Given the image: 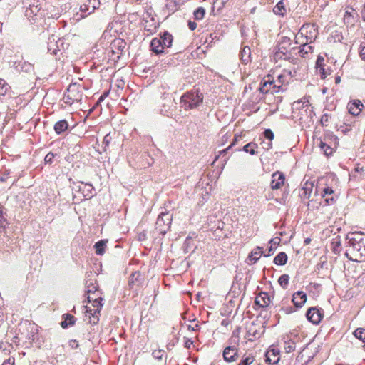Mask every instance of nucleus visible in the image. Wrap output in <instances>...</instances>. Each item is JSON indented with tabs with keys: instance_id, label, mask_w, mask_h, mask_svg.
<instances>
[{
	"instance_id": "nucleus-40",
	"label": "nucleus",
	"mask_w": 365,
	"mask_h": 365,
	"mask_svg": "<svg viewBox=\"0 0 365 365\" xmlns=\"http://www.w3.org/2000/svg\"><path fill=\"white\" fill-rule=\"evenodd\" d=\"M171 100L169 99L168 102L163 103L160 109V113L164 116H170L171 115Z\"/></svg>"
},
{
	"instance_id": "nucleus-3",
	"label": "nucleus",
	"mask_w": 365,
	"mask_h": 365,
	"mask_svg": "<svg viewBox=\"0 0 365 365\" xmlns=\"http://www.w3.org/2000/svg\"><path fill=\"white\" fill-rule=\"evenodd\" d=\"M82 97L83 91L81 86L76 83H71L64 93L63 101L66 104L71 106L74 103H80Z\"/></svg>"
},
{
	"instance_id": "nucleus-56",
	"label": "nucleus",
	"mask_w": 365,
	"mask_h": 365,
	"mask_svg": "<svg viewBox=\"0 0 365 365\" xmlns=\"http://www.w3.org/2000/svg\"><path fill=\"white\" fill-rule=\"evenodd\" d=\"M242 137V134H235V137H234L231 144L229 145V147L232 148L234 145H235L237 144L238 140L240 139H241Z\"/></svg>"
},
{
	"instance_id": "nucleus-21",
	"label": "nucleus",
	"mask_w": 365,
	"mask_h": 365,
	"mask_svg": "<svg viewBox=\"0 0 365 365\" xmlns=\"http://www.w3.org/2000/svg\"><path fill=\"white\" fill-rule=\"evenodd\" d=\"M306 38L307 42L302 43V45H301L299 47V53L300 56L302 58H308L309 56V54H311L313 52L314 49L313 46L308 43V39L310 40V43L312 42L311 38H308L307 36Z\"/></svg>"
},
{
	"instance_id": "nucleus-28",
	"label": "nucleus",
	"mask_w": 365,
	"mask_h": 365,
	"mask_svg": "<svg viewBox=\"0 0 365 365\" xmlns=\"http://www.w3.org/2000/svg\"><path fill=\"white\" fill-rule=\"evenodd\" d=\"M240 56L242 62L245 64L251 61V49L249 46H245L242 48L240 53Z\"/></svg>"
},
{
	"instance_id": "nucleus-29",
	"label": "nucleus",
	"mask_w": 365,
	"mask_h": 365,
	"mask_svg": "<svg viewBox=\"0 0 365 365\" xmlns=\"http://www.w3.org/2000/svg\"><path fill=\"white\" fill-rule=\"evenodd\" d=\"M151 50L156 54L163 52L161 39L160 38H154L150 42Z\"/></svg>"
},
{
	"instance_id": "nucleus-31",
	"label": "nucleus",
	"mask_w": 365,
	"mask_h": 365,
	"mask_svg": "<svg viewBox=\"0 0 365 365\" xmlns=\"http://www.w3.org/2000/svg\"><path fill=\"white\" fill-rule=\"evenodd\" d=\"M143 278L142 274L140 272H133L129 279L128 285L130 288L133 289L135 284H140Z\"/></svg>"
},
{
	"instance_id": "nucleus-38",
	"label": "nucleus",
	"mask_w": 365,
	"mask_h": 365,
	"mask_svg": "<svg viewBox=\"0 0 365 365\" xmlns=\"http://www.w3.org/2000/svg\"><path fill=\"white\" fill-rule=\"evenodd\" d=\"M287 262V255L285 252H279L274 259V263L277 265H284Z\"/></svg>"
},
{
	"instance_id": "nucleus-44",
	"label": "nucleus",
	"mask_w": 365,
	"mask_h": 365,
	"mask_svg": "<svg viewBox=\"0 0 365 365\" xmlns=\"http://www.w3.org/2000/svg\"><path fill=\"white\" fill-rule=\"evenodd\" d=\"M319 146L321 150L323 151L324 154L326 156H329V155H332V153H333L332 148H331L326 143L323 142L322 140H320Z\"/></svg>"
},
{
	"instance_id": "nucleus-15",
	"label": "nucleus",
	"mask_w": 365,
	"mask_h": 365,
	"mask_svg": "<svg viewBox=\"0 0 365 365\" xmlns=\"http://www.w3.org/2000/svg\"><path fill=\"white\" fill-rule=\"evenodd\" d=\"M307 319L314 324L320 322L322 316L321 312L316 307L309 308L306 313Z\"/></svg>"
},
{
	"instance_id": "nucleus-54",
	"label": "nucleus",
	"mask_w": 365,
	"mask_h": 365,
	"mask_svg": "<svg viewBox=\"0 0 365 365\" xmlns=\"http://www.w3.org/2000/svg\"><path fill=\"white\" fill-rule=\"evenodd\" d=\"M264 136L267 139L272 140L274 139V133L270 129H266L264 133Z\"/></svg>"
},
{
	"instance_id": "nucleus-30",
	"label": "nucleus",
	"mask_w": 365,
	"mask_h": 365,
	"mask_svg": "<svg viewBox=\"0 0 365 365\" xmlns=\"http://www.w3.org/2000/svg\"><path fill=\"white\" fill-rule=\"evenodd\" d=\"M54 130L56 134L61 135L68 129V123L66 120H61L54 125Z\"/></svg>"
},
{
	"instance_id": "nucleus-9",
	"label": "nucleus",
	"mask_w": 365,
	"mask_h": 365,
	"mask_svg": "<svg viewBox=\"0 0 365 365\" xmlns=\"http://www.w3.org/2000/svg\"><path fill=\"white\" fill-rule=\"evenodd\" d=\"M88 302H92V306L94 307L93 309H91L90 307H87L86 312L91 314L93 317H96L97 321L98 320V315L100 314V312L102 309L103 304L102 301L103 299L101 297L100 294H97L96 298H91V296L88 295Z\"/></svg>"
},
{
	"instance_id": "nucleus-50",
	"label": "nucleus",
	"mask_w": 365,
	"mask_h": 365,
	"mask_svg": "<svg viewBox=\"0 0 365 365\" xmlns=\"http://www.w3.org/2000/svg\"><path fill=\"white\" fill-rule=\"evenodd\" d=\"M112 140V137L110 134H106L103 140L102 144H103V152H106L107 150V148L109 146L110 143Z\"/></svg>"
},
{
	"instance_id": "nucleus-22",
	"label": "nucleus",
	"mask_w": 365,
	"mask_h": 365,
	"mask_svg": "<svg viewBox=\"0 0 365 365\" xmlns=\"http://www.w3.org/2000/svg\"><path fill=\"white\" fill-rule=\"evenodd\" d=\"M272 86L273 92L278 93L279 91H284L287 89V85L285 84V76L283 74L279 75L277 79Z\"/></svg>"
},
{
	"instance_id": "nucleus-60",
	"label": "nucleus",
	"mask_w": 365,
	"mask_h": 365,
	"mask_svg": "<svg viewBox=\"0 0 365 365\" xmlns=\"http://www.w3.org/2000/svg\"><path fill=\"white\" fill-rule=\"evenodd\" d=\"M15 364V359L14 357H9L8 359L5 360L2 365H14Z\"/></svg>"
},
{
	"instance_id": "nucleus-25",
	"label": "nucleus",
	"mask_w": 365,
	"mask_h": 365,
	"mask_svg": "<svg viewBox=\"0 0 365 365\" xmlns=\"http://www.w3.org/2000/svg\"><path fill=\"white\" fill-rule=\"evenodd\" d=\"M359 14L354 12V9L352 7H346L345 14H344V22L348 24H353L354 21H356L354 19H358Z\"/></svg>"
},
{
	"instance_id": "nucleus-14",
	"label": "nucleus",
	"mask_w": 365,
	"mask_h": 365,
	"mask_svg": "<svg viewBox=\"0 0 365 365\" xmlns=\"http://www.w3.org/2000/svg\"><path fill=\"white\" fill-rule=\"evenodd\" d=\"M285 181V175L284 173L277 171L272 175V180L270 183L272 190H277L284 185Z\"/></svg>"
},
{
	"instance_id": "nucleus-19",
	"label": "nucleus",
	"mask_w": 365,
	"mask_h": 365,
	"mask_svg": "<svg viewBox=\"0 0 365 365\" xmlns=\"http://www.w3.org/2000/svg\"><path fill=\"white\" fill-rule=\"evenodd\" d=\"M307 301V294L302 291H298L293 294L292 302L296 308H301Z\"/></svg>"
},
{
	"instance_id": "nucleus-17",
	"label": "nucleus",
	"mask_w": 365,
	"mask_h": 365,
	"mask_svg": "<svg viewBox=\"0 0 365 365\" xmlns=\"http://www.w3.org/2000/svg\"><path fill=\"white\" fill-rule=\"evenodd\" d=\"M274 83H275L274 80H273L270 76H267V78H264L261 81L259 91L264 94L268 93L269 91L274 93L272 88Z\"/></svg>"
},
{
	"instance_id": "nucleus-33",
	"label": "nucleus",
	"mask_w": 365,
	"mask_h": 365,
	"mask_svg": "<svg viewBox=\"0 0 365 365\" xmlns=\"http://www.w3.org/2000/svg\"><path fill=\"white\" fill-rule=\"evenodd\" d=\"M258 145L253 143L250 142L247 144H246L242 149L238 148L237 149V151L243 150L245 153H250V155H257L258 153L257 151H256V148H257Z\"/></svg>"
},
{
	"instance_id": "nucleus-13",
	"label": "nucleus",
	"mask_w": 365,
	"mask_h": 365,
	"mask_svg": "<svg viewBox=\"0 0 365 365\" xmlns=\"http://www.w3.org/2000/svg\"><path fill=\"white\" fill-rule=\"evenodd\" d=\"M60 45H63V41L59 38L52 35L48 38V51L53 55H56L57 52L60 51Z\"/></svg>"
},
{
	"instance_id": "nucleus-48",
	"label": "nucleus",
	"mask_w": 365,
	"mask_h": 365,
	"mask_svg": "<svg viewBox=\"0 0 365 365\" xmlns=\"http://www.w3.org/2000/svg\"><path fill=\"white\" fill-rule=\"evenodd\" d=\"M205 14V9L202 7H198L195 10L193 15L195 20H201L204 18Z\"/></svg>"
},
{
	"instance_id": "nucleus-1",
	"label": "nucleus",
	"mask_w": 365,
	"mask_h": 365,
	"mask_svg": "<svg viewBox=\"0 0 365 365\" xmlns=\"http://www.w3.org/2000/svg\"><path fill=\"white\" fill-rule=\"evenodd\" d=\"M346 257L351 261H365V234L361 232L349 233L345 239Z\"/></svg>"
},
{
	"instance_id": "nucleus-24",
	"label": "nucleus",
	"mask_w": 365,
	"mask_h": 365,
	"mask_svg": "<svg viewBox=\"0 0 365 365\" xmlns=\"http://www.w3.org/2000/svg\"><path fill=\"white\" fill-rule=\"evenodd\" d=\"M11 87L5 80L0 78V101L6 97L11 96Z\"/></svg>"
},
{
	"instance_id": "nucleus-2",
	"label": "nucleus",
	"mask_w": 365,
	"mask_h": 365,
	"mask_svg": "<svg viewBox=\"0 0 365 365\" xmlns=\"http://www.w3.org/2000/svg\"><path fill=\"white\" fill-rule=\"evenodd\" d=\"M203 101V94L198 89L190 90L180 97L181 106L185 110L197 108Z\"/></svg>"
},
{
	"instance_id": "nucleus-61",
	"label": "nucleus",
	"mask_w": 365,
	"mask_h": 365,
	"mask_svg": "<svg viewBox=\"0 0 365 365\" xmlns=\"http://www.w3.org/2000/svg\"><path fill=\"white\" fill-rule=\"evenodd\" d=\"M192 344H193V341L191 339H190L188 338H185L184 346L186 349H190Z\"/></svg>"
},
{
	"instance_id": "nucleus-62",
	"label": "nucleus",
	"mask_w": 365,
	"mask_h": 365,
	"mask_svg": "<svg viewBox=\"0 0 365 365\" xmlns=\"http://www.w3.org/2000/svg\"><path fill=\"white\" fill-rule=\"evenodd\" d=\"M320 76L322 79H324L327 76V73L326 72L324 67L319 68Z\"/></svg>"
},
{
	"instance_id": "nucleus-59",
	"label": "nucleus",
	"mask_w": 365,
	"mask_h": 365,
	"mask_svg": "<svg viewBox=\"0 0 365 365\" xmlns=\"http://www.w3.org/2000/svg\"><path fill=\"white\" fill-rule=\"evenodd\" d=\"M329 114H324L322 116V118H321V123L323 125H327V123L329 121Z\"/></svg>"
},
{
	"instance_id": "nucleus-7",
	"label": "nucleus",
	"mask_w": 365,
	"mask_h": 365,
	"mask_svg": "<svg viewBox=\"0 0 365 365\" xmlns=\"http://www.w3.org/2000/svg\"><path fill=\"white\" fill-rule=\"evenodd\" d=\"M292 45V41L290 38L287 36L282 37L279 45H278V50L275 53L276 57L279 58H282L284 57L285 59L287 58V53L289 52V50L294 49V47H291Z\"/></svg>"
},
{
	"instance_id": "nucleus-8",
	"label": "nucleus",
	"mask_w": 365,
	"mask_h": 365,
	"mask_svg": "<svg viewBox=\"0 0 365 365\" xmlns=\"http://www.w3.org/2000/svg\"><path fill=\"white\" fill-rule=\"evenodd\" d=\"M100 0H86L80 6L81 17L86 18L100 6Z\"/></svg>"
},
{
	"instance_id": "nucleus-23",
	"label": "nucleus",
	"mask_w": 365,
	"mask_h": 365,
	"mask_svg": "<svg viewBox=\"0 0 365 365\" xmlns=\"http://www.w3.org/2000/svg\"><path fill=\"white\" fill-rule=\"evenodd\" d=\"M334 191L331 187H326L323 189V194L322 197L324 199L326 205H332L335 202L336 200L334 197Z\"/></svg>"
},
{
	"instance_id": "nucleus-10",
	"label": "nucleus",
	"mask_w": 365,
	"mask_h": 365,
	"mask_svg": "<svg viewBox=\"0 0 365 365\" xmlns=\"http://www.w3.org/2000/svg\"><path fill=\"white\" fill-rule=\"evenodd\" d=\"M125 47L126 42L123 39L116 38L112 41L108 53H112L113 59H119Z\"/></svg>"
},
{
	"instance_id": "nucleus-64",
	"label": "nucleus",
	"mask_w": 365,
	"mask_h": 365,
	"mask_svg": "<svg viewBox=\"0 0 365 365\" xmlns=\"http://www.w3.org/2000/svg\"><path fill=\"white\" fill-rule=\"evenodd\" d=\"M360 56L362 60L365 61V46L363 47L360 51Z\"/></svg>"
},
{
	"instance_id": "nucleus-27",
	"label": "nucleus",
	"mask_w": 365,
	"mask_h": 365,
	"mask_svg": "<svg viewBox=\"0 0 365 365\" xmlns=\"http://www.w3.org/2000/svg\"><path fill=\"white\" fill-rule=\"evenodd\" d=\"M361 107H363V104L360 101H355L353 103H350L348 104L349 113L352 115L356 116L361 111Z\"/></svg>"
},
{
	"instance_id": "nucleus-5",
	"label": "nucleus",
	"mask_w": 365,
	"mask_h": 365,
	"mask_svg": "<svg viewBox=\"0 0 365 365\" xmlns=\"http://www.w3.org/2000/svg\"><path fill=\"white\" fill-rule=\"evenodd\" d=\"M172 219V213L168 211L161 212L155 222V230L161 235H165L170 227Z\"/></svg>"
},
{
	"instance_id": "nucleus-37",
	"label": "nucleus",
	"mask_w": 365,
	"mask_h": 365,
	"mask_svg": "<svg viewBox=\"0 0 365 365\" xmlns=\"http://www.w3.org/2000/svg\"><path fill=\"white\" fill-rule=\"evenodd\" d=\"M273 11L277 15L284 16L286 14L285 5L283 0L279 1L274 7Z\"/></svg>"
},
{
	"instance_id": "nucleus-47",
	"label": "nucleus",
	"mask_w": 365,
	"mask_h": 365,
	"mask_svg": "<svg viewBox=\"0 0 365 365\" xmlns=\"http://www.w3.org/2000/svg\"><path fill=\"white\" fill-rule=\"evenodd\" d=\"M289 276L287 274L281 275L278 279L279 285L284 289H287L289 284Z\"/></svg>"
},
{
	"instance_id": "nucleus-12",
	"label": "nucleus",
	"mask_w": 365,
	"mask_h": 365,
	"mask_svg": "<svg viewBox=\"0 0 365 365\" xmlns=\"http://www.w3.org/2000/svg\"><path fill=\"white\" fill-rule=\"evenodd\" d=\"M280 351L278 348L270 346L265 354V361L269 364H277L280 359Z\"/></svg>"
},
{
	"instance_id": "nucleus-57",
	"label": "nucleus",
	"mask_w": 365,
	"mask_h": 365,
	"mask_svg": "<svg viewBox=\"0 0 365 365\" xmlns=\"http://www.w3.org/2000/svg\"><path fill=\"white\" fill-rule=\"evenodd\" d=\"M280 311L283 312L286 314H291L294 312H295V309L292 307H282L280 309Z\"/></svg>"
},
{
	"instance_id": "nucleus-6",
	"label": "nucleus",
	"mask_w": 365,
	"mask_h": 365,
	"mask_svg": "<svg viewBox=\"0 0 365 365\" xmlns=\"http://www.w3.org/2000/svg\"><path fill=\"white\" fill-rule=\"evenodd\" d=\"M153 12V11L151 9H147L143 14L142 22L145 31H147L151 34L156 31L158 25Z\"/></svg>"
},
{
	"instance_id": "nucleus-35",
	"label": "nucleus",
	"mask_w": 365,
	"mask_h": 365,
	"mask_svg": "<svg viewBox=\"0 0 365 365\" xmlns=\"http://www.w3.org/2000/svg\"><path fill=\"white\" fill-rule=\"evenodd\" d=\"M108 240H101L98 241L94 245L95 252L98 255H103L105 253V248Z\"/></svg>"
},
{
	"instance_id": "nucleus-42",
	"label": "nucleus",
	"mask_w": 365,
	"mask_h": 365,
	"mask_svg": "<svg viewBox=\"0 0 365 365\" xmlns=\"http://www.w3.org/2000/svg\"><path fill=\"white\" fill-rule=\"evenodd\" d=\"M4 210L5 209L4 207H0V230H4L9 225L6 219V212Z\"/></svg>"
},
{
	"instance_id": "nucleus-36",
	"label": "nucleus",
	"mask_w": 365,
	"mask_h": 365,
	"mask_svg": "<svg viewBox=\"0 0 365 365\" xmlns=\"http://www.w3.org/2000/svg\"><path fill=\"white\" fill-rule=\"evenodd\" d=\"M264 252L262 248L260 247H257L250 255H249V258L250 261H252L253 263L257 262V261L259 259L262 255H264Z\"/></svg>"
},
{
	"instance_id": "nucleus-4",
	"label": "nucleus",
	"mask_w": 365,
	"mask_h": 365,
	"mask_svg": "<svg viewBox=\"0 0 365 365\" xmlns=\"http://www.w3.org/2000/svg\"><path fill=\"white\" fill-rule=\"evenodd\" d=\"M27 5L25 15L32 24L42 19L43 15L41 12V4L38 0H29Z\"/></svg>"
},
{
	"instance_id": "nucleus-52",
	"label": "nucleus",
	"mask_w": 365,
	"mask_h": 365,
	"mask_svg": "<svg viewBox=\"0 0 365 365\" xmlns=\"http://www.w3.org/2000/svg\"><path fill=\"white\" fill-rule=\"evenodd\" d=\"M254 361V357L252 356H248L246 358L243 359L241 362L238 365H250Z\"/></svg>"
},
{
	"instance_id": "nucleus-43",
	"label": "nucleus",
	"mask_w": 365,
	"mask_h": 365,
	"mask_svg": "<svg viewBox=\"0 0 365 365\" xmlns=\"http://www.w3.org/2000/svg\"><path fill=\"white\" fill-rule=\"evenodd\" d=\"M296 349V343L292 339H287L284 341V349L286 353H291Z\"/></svg>"
},
{
	"instance_id": "nucleus-41",
	"label": "nucleus",
	"mask_w": 365,
	"mask_h": 365,
	"mask_svg": "<svg viewBox=\"0 0 365 365\" xmlns=\"http://www.w3.org/2000/svg\"><path fill=\"white\" fill-rule=\"evenodd\" d=\"M184 250L186 252L191 251L193 248L195 247V245L193 242V237L187 236L183 243Z\"/></svg>"
},
{
	"instance_id": "nucleus-49",
	"label": "nucleus",
	"mask_w": 365,
	"mask_h": 365,
	"mask_svg": "<svg viewBox=\"0 0 365 365\" xmlns=\"http://www.w3.org/2000/svg\"><path fill=\"white\" fill-rule=\"evenodd\" d=\"M231 148L228 146L227 148L220 151L219 154L215 156L214 162L216 161L220 157H222V158H223L224 162H227V160L229 159V156H227V155L229 150Z\"/></svg>"
},
{
	"instance_id": "nucleus-26",
	"label": "nucleus",
	"mask_w": 365,
	"mask_h": 365,
	"mask_svg": "<svg viewBox=\"0 0 365 365\" xmlns=\"http://www.w3.org/2000/svg\"><path fill=\"white\" fill-rule=\"evenodd\" d=\"M314 184L312 182H306L299 192V197L302 200L309 199L311 196Z\"/></svg>"
},
{
	"instance_id": "nucleus-46",
	"label": "nucleus",
	"mask_w": 365,
	"mask_h": 365,
	"mask_svg": "<svg viewBox=\"0 0 365 365\" xmlns=\"http://www.w3.org/2000/svg\"><path fill=\"white\" fill-rule=\"evenodd\" d=\"M277 239L278 240V241H275L274 239L270 240V241L269 242L270 244V247L269 248V252H268V254L264 255V257H269L274 252V251L277 248V245L279 244L280 240H281L280 238H277Z\"/></svg>"
},
{
	"instance_id": "nucleus-55",
	"label": "nucleus",
	"mask_w": 365,
	"mask_h": 365,
	"mask_svg": "<svg viewBox=\"0 0 365 365\" xmlns=\"http://www.w3.org/2000/svg\"><path fill=\"white\" fill-rule=\"evenodd\" d=\"M324 58L322 56H318L316 61V67L317 68L324 67Z\"/></svg>"
},
{
	"instance_id": "nucleus-51",
	"label": "nucleus",
	"mask_w": 365,
	"mask_h": 365,
	"mask_svg": "<svg viewBox=\"0 0 365 365\" xmlns=\"http://www.w3.org/2000/svg\"><path fill=\"white\" fill-rule=\"evenodd\" d=\"M164 354H165V351L163 350L159 349V350H154L152 353V355L155 359L160 360L163 359Z\"/></svg>"
},
{
	"instance_id": "nucleus-39",
	"label": "nucleus",
	"mask_w": 365,
	"mask_h": 365,
	"mask_svg": "<svg viewBox=\"0 0 365 365\" xmlns=\"http://www.w3.org/2000/svg\"><path fill=\"white\" fill-rule=\"evenodd\" d=\"M86 292L88 294H93V295H96L97 294H101L99 290L98 289V286L96 282H86Z\"/></svg>"
},
{
	"instance_id": "nucleus-20",
	"label": "nucleus",
	"mask_w": 365,
	"mask_h": 365,
	"mask_svg": "<svg viewBox=\"0 0 365 365\" xmlns=\"http://www.w3.org/2000/svg\"><path fill=\"white\" fill-rule=\"evenodd\" d=\"M78 191L82 193L83 196L86 198H91L95 194V189L90 183H83L79 186Z\"/></svg>"
},
{
	"instance_id": "nucleus-34",
	"label": "nucleus",
	"mask_w": 365,
	"mask_h": 365,
	"mask_svg": "<svg viewBox=\"0 0 365 365\" xmlns=\"http://www.w3.org/2000/svg\"><path fill=\"white\" fill-rule=\"evenodd\" d=\"M63 317L64 320L61 322V326L63 329H66L69 326L74 325V324L76 322V318L73 315H71L70 314H63Z\"/></svg>"
},
{
	"instance_id": "nucleus-63",
	"label": "nucleus",
	"mask_w": 365,
	"mask_h": 365,
	"mask_svg": "<svg viewBox=\"0 0 365 365\" xmlns=\"http://www.w3.org/2000/svg\"><path fill=\"white\" fill-rule=\"evenodd\" d=\"M188 27L191 31H194L197 27V24L195 21H188Z\"/></svg>"
},
{
	"instance_id": "nucleus-18",
	"label": "nucleus",
	"mask_w": 365,
	"mask_h": 365,
	"mask_svg": "<svg viewBox=\"0 0 365 365\" xmlns=\"http://www.w3.org/2000/svg\"><path fill=\"white\" fill-rule=\"evenodd\" d=\"M270 302V297L269 296L268 293L264 292L259 293L256 296L255 300V303L262 308L267 307L269 305Z\"/></svg>"
},
{
	"instance_id": "nucleus-45",
	"label": "nucleus",
	"mask_w": 365,
	"mask_h": 365,
	"mask_svg": "<svg viewBox=\"0 0 365 365\" xmlns=\"http://www.w3.org/2000/svg\"><path fill=\"white\" fill-rule=\"evenodd\" d=\"M331 245L333 252L336 255H339L342 250V247L339 236L332 241Z\"/></svg>"
},
{
	"instance_id": "nucleus-32",
	"label": "nucleus",
	"mask_w": 365,
	"mask_h": 365,
	"mask_svg": "<svg viewBox=\"0 0 365 365\" xmlns=\"http://www.w3.org/2000/svg\"><path fill=\"white\" fill-rule=\"evenodd\" d=\"M160 38L161 39L163 49L165 48H170L172 46L173 36L168 31H165Z\"/></svg>"
},
{
	"instance_id": "nucleus-16",
	"label": "nucleus",
	"mask_w": 365,
	"mask_h": 365,
	"mask_svg": "<svg viewBox=\"0 0 365 365\" xmlns=\"http://www.w3.org/2000/svg\"><path fill=\"white\" fill-rule=\"evenodd\" d=\"M13 67L14 69L19 72H25L29 73L33 71L34 66L33 64L23 61V59L16 60L13 63Z\"/></svg>"
},
{
	"instance_id": "nucleus-53",
	"label": "nucleus",
	"mask_w": 365,
	"mask_h": 365,
	"mask_svg": "<svg viewBox=\"0 0 365 365\" xmlns=\"http://www.w3.org/2000/svg\"><path fill=\"white\" fill-rule=\"evenodd\" d=\"M55 157V155L50 152L48 153L44 158V162L46 164H51L53 163V160Z\"/></svg>"
},
{
	"instance_id": "nucleus-58",
	"label": "nucleus",
	"mask_w": 365,
	"mask_h": 365,
	"mask_svg": "<svg viewBox=\"0 0 365 365\" xmlns=\"http://www.w3.org/2000/svg\"><path fill=\"white\" fill-rule=\"evenodd\" d=\"M68 344H69V346L72 349H76L78 348V346H79L78 342L75 339L70 340Z\"/></svg>"
},
{
	"instance_id": "nucleus-11",
	"label": "nucleus",
	"mask_w": 365,
	"mask_h": 365,
	"mask_svg": "<svg viewBox=\"0 0 365 365\" xmlns=\"http://www.w3.org/2000/svg\"><path fill=\"white\" fill-rule=\"evenodd\" d=\"M223 359L228 363L236 361L238 359V349L235 345L227 346L222 352Z\"/></svg>"
}]
</instances>
